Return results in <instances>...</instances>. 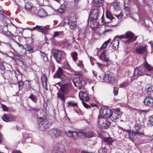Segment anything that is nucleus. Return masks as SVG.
Here are the masks:
<instances>
[{
	"label": "nucleus",
	"instance_id": "nucleus-18",
	"mask_svg": "<svg viewBox=\"0 0 153 153\" xmlns=\"http://www.w3.org/2000/svg\"><path fill=\"white\" fill-rule=\"evenodd\" d=\"M24 8L28 11H29L32 10H33L35 11L36 10V7L34 6L33 4L30 2L25 3L24 6Z\"/></svg>",
	"mask_w": 153,
	"mask_h": 153
},
{
	"label": "nucleus",
	"instance_id": "nucleus-7",
	"mask_svg": "<svg viewBox=\"0 0 153 153\" xmlns=\"http://www.w3.org/2000/svg\"><path fill=\"white\" fill-rule=\"evenodd\" d=\"M126 39L127 43H129L136 39L137 37L134 36V34L131 32H127L125 34Z\"/></svg>",
	"mask_w": 153,
	"mask_h": 153
},
{
	"label": "nucleus",
	"instance_id": "nucleus-6",
	"mask_svg": "<svg viewBox=\"0 0 153 153\" xmlns=\"http://www.w3.org/2000/svg\"><path fill=\"white\" fill-rule=\"evenodd\" d=\"M73 82L75 86L82 87L85 85V81L79 77H76L73 79Z\"/></svg>",
	"mask_w": 153,
	"mask_h": 153
},
{
	"label": "nucleus",
	"instance_id": "nucleus-41",
	"mask_svg": "<svg viewBox=\"0 0 153 153\" xmlns=\"http://www.w3.org/2000/svg\"><path fill=\"white\" fill-rule=\"evenodd\" d=\"M28 98L30 99L34 102H36L37 99L36 97L33 94H31Z\"/></svg>",
	"mask_w": 153,
	"mask_h": 153
},
{
	"label": "nucleus",
	"instance_id": "nucleus-8",
	"mask_svg": "<svg viewBox=\"0 0 153 153\" xmlns=\"http://www.w3.org/2000/svg\"><path fill=\"white\" fill-rule=\"evenodd\" d=\"M66 133L69 137L73 138L75 139H76L77 137H81V135L83 134V133L82 132H78L76 131H71L70 130H68V131L66 132Z\"/></svg>",
	"mask_w": 153,
	"mask_h": 153
},
{
	"label": "nucleus",
	"instance_id": "nucleus-10",
	"mask_svg": "<svg viewBox=\"0 0 153 153\" xmlns=\"http://www.w3.org/2000/svg\"><path fill=\"white\" fill-rule=\"evenodd\" d=\"M30 29L31 30H37L45 34L47 33L48 31V29L45 27L38 25H36L35 27H33Z\"/></svg>",
	"mask_w": 153,
	"mask_h": 153
},
{
	"label": "nucleus",
	"instance_id": "nucleus-29",
	"mask_svg": "<svg viewBox=\"0 0 153 153\" xmlns=\"http://www.w3.org/2000/svg\"><path fill=\"white\" fill-rule=\"evenodd\" d=\"M90 25L93 28H96L98 25V23L97 22V19H90Z\"/></svg>",
	"mask_w": 153,
	"mask_h": 153
},
{
	"label": "nucleus",
	"instance_id": "nucleus-54",
	"mask_svg": "<svg viewBox=\"0 0 153 153\" xmlns=\"http://www.w3.org/2000/svg\"><path fill=\"white\" fill-rule=\"evenodd\" d=\"M149 121L151 126H153V115L149 117Z\"/></svg>",
	"mask_w": 153,
	"mask_h": 153
},
{
	"label": "nucleus",
	"instance_id": "nucleus-37",
	"mask_svg": "<svg viewBox=\"0 0 153 153\" xmlns=\"http://www.w3.org/2000/svg\"><path fill=\"white\" fill-rule=\"evenodd\" d=\"M37 1H39L40 5L44 6L47 5L49 2L48 0H37Z\"/></svg>",
	"mask_w": 153,
	"mask_h": 153
},
{
	"label": "nucleus",
	"instance_id": "nucleus-61",
	"mask_svg": "<svg viewBox=\"0 0 153 153\" xmlns=\"http://www.w3.org/2000/svg\"><path fill=\"white\" fill-rule=\"evenodd\" d=\"M15 42L19 46V47H21L23 49V51H24L25 50V49L24 48L22 45L20 44L19 43L16 41H15Z\"/></svg>",
	"mask_w": 153,
	"mask_h": 153
},
{
	"label": "nucleus",
	"instance_id": "nucleus-11",
	"mask_svg": "<svg viewBox=\"0 0 153 153\" xmlns=\"http://www.w3.org/2000/svg\"><path fill=\"white\" fill-rule=\"evenodd\" d=\"M107 78L105 79L106 82L113 83L114 82L115 79L114 75L109 72H107Z\"/></svg>",
	"mask_w": 153,
	"mask_h": 153
},
{
	"label": "nucleus",
	"instance_id": "nucleus-40",
	"mask_svg": "<svg viewBox=\"0 0 153 153\" xmlns=\"http://www.w3.org/2000/svg\"><path fill=\"white\" fill-rule=\"evenodd\" d=\"M96 63L97 64V65L99 67L102 71H104V68L106 66L104 64L101 63L99 62H96Z\"/></svg>",
	"mask_w": 153,
	"mask_h": 153
},
{
	"label": "nucleus",
	"instance_id": "nucleus-5",
	"mask_svg": "<svg viewBox=\"0 0 153 153\" xmlns=\"http://www.w3.org/2000/svg\"><path fill=\"white\" fill-rule=\"evenodd\" d=\"M52 54L56 61L59 63L62 57V51L57 50L54 49L52 52Z\"/></svg>",
	"mask_w": 153,
	"mask_h": 153
},
{
	"label": "nucleus",
	"instance_id": "nucleus-3",
	"mask_svg": "<svg viewBox=\"0 0 153 153\" xmlns=\"http://www.w3.org/2000/svg\"><path fill=\"white\" fill-rule=\"evenodd\" d=\"M51 126V123L48 121L44 120L39 123V128L42 131H44L50 127Z\"/></svg>",
	"mask_w": 153,
	"mask_h": 153
},
{
	"label": "nucleus",
	"instance_id": "nucleus-4",
	"mask_svg": "<svg viewBox=\"0 0 153 153\" xmlns=\"http://www.w3.org/2000/svg\"><path fill=\"white\" fill-rule=\"evenodd\" d=\"M135 52L138 54H145L147 52V45L145 44L140 45L135 48Z\"/></svg>",
	"mask_w": 153,
	"mask_h": 153
},
{
	"label": "nucleus",
	"instance_id": "nucleus-14",
	"mask_svg": "<svg viewBox=\"0 0 153 153\" xmlns=\"http://www.w3.org/2000/svg\"><path fill=\"white\" fill-rule=\"evenodd\" d=\"M51 135L54 137H57L60 136L62 133L61 130L57 128L53 129L50 131Z\"/></svg>",
	"mask_w": 153,
	"mask_h": 153
},
{
	"label": "nucleus",
	"instance_id": "nucleus-22",
	"mask_svg": "<svg viewBox=\"0 0 153 153\" xmlns=\"http://www.w3.org/2000/svg\"><path fill=\"white\" fill-rule=\"evenodd\" d=\"M63 92L60 91H59L57 93V97L59 98L63 103L65 102L66 98Z\"/></svg>",
	"mask_w": 153,
	"mask_h": 153
},
{
	"label": "nucleus",
	"instance_id": "nucleus-23",
	"mask_svg": "<svg viewBox=\"0 0 153 153\" xmlns=\"http://www.w3.org/2000/svg\"><path fill=\"white\" fill-rule=\"evenodd\" d=\"M107 73L104 74L100 75L97 77V78L100 82H105V79L107 78Z\"/></svg>",
	"mask_w": 153,
	"mask_h": 153
},
{
	"label": "nucleus",
	"instance_id": "nucleus-35",
	"mask_svg": "<svg viewBox=\"0 0 153 153\" xmlns=\"http://www.w3.org/2000/svg\"><path fill=\"white\" fill-rule=\"evenodd\" d=\"M113 6L114 7V9L116 10H118V11L120 10V5L119 3L115 2L113 4Z\"/></svg>",
	"mask_w": 153,
	"mask_h": 153
},
{
	"label": "nucleus",
	"instance_id": "nucleus-31",
	"mask_svg": "<svg viewBox=\"0 0 153 153\" xmlns=\"http://www.w3.org/2000/svg\"><path fill=\"white\" fill-rule=\"evenodd\" d=\"M111 114L109 117L112 120L114 121L118 118L119 115L115 112L112 113L111 111Z\"/></svg>",
	"mask_w": 153,
	"mask_h": 153
},
{
	"label": "nucleus",
	"instance_id": "nucleus-39",
	"mask_svg": "<svg viewBox=\"0 0 153 153\" xmlns=\"http://www.w3.org/2000/svg\"><path fill=\"white\" fill-rule=\"evenodd\" d=\"M106 17L107 18L109 19L110 20H112L113 19V17L111 12L108 10H106Z\"/></svg>",
	"mask_w": 153,
	"mask_h": 153
},
{
	"label": "nucleus",
	"instance_id": "nucleus-45",
	"mask_svg": "<svg viewBox=\"0 0 153 153\" xmlns=\"http://www.w3.org/2000/svg\"><path fill=\"white\" fill-rule=\"evenodd\" d=\"M71 55L73 60L76 61L77 59V53L76 52H73L71 53Z\"/></svg>",
	"mask_w": 153,
	"mask_h": 153
},
{
	"label": "nucleus",
	"instance_id": "nucleus-50",
	"mask_svg": "<svg viewBox=\"0 0 153 153\" xmlns=\"http://www.w3.org/2000/svg\"><path fill=\"white\" fill-rule=\"evenodd\" d=\"M142 127V125L138 123H137L136 124V126H135V128L136 130H139Z\"/></svg>",
	"mask_w": 153,
	"mask_h": 153
},
{
	"label": "nucleus",
	"instance_id": "nucleus-17",
	"mask_svg": "<svg viewBox=\"0 0 153 153\" xmlns=\"http://www.w3.org/2000/svg\"><path fill=\"white\" fill-rule=\"evenodd\" d=\"M79 97L81 100L86 102L88 101L89 100V97L87 94L83 91H80L79 92Z\"/></svg>",
	"mask_w": 153,
	"mask_h": 153
},
{
	"label": "nucleus",
	"instance_id": "nucleus-15",
	"mask_svg": "<svg viewBox=\"0 0 153 153\" xmlns=\"http://www.w3.org/2000/svg\"><path fill=\"white\" fill-rule=\"evenodd\" d=\"M56 78H60L62 81H64L66 79V76L63 72L62 68H59L56 75Z\"/></svg>",
	"mask_w": 153,
	"mask_h": 153
},
{
	"label": "nucleus",
	"instance_id": "nucleus-63",
	"mask_svg": "<svg viewBox=\"0 0 153 153\" xmlns=\"http://www.w3.org/2000/svg\"><path fill=\"white\" fill-rule=\"evenodd\" d=\"M0 12L3 15L5 14L4 12V10L2 7L0 6Z\"/></svg>",
	"mask_w": 153,
	"mask_h": 153
},
{
	"label": "nucleus",
	"instance_id": "nucleus-60",
	"mask_svg": "<svg viewBox=\"0 0 153 153\" xmlns=\"http://www.w3.org/2000/svg\"><path fill=\"white\" fill-rule=\"evenodd\" d=\"M18 84L19 85V89H20V88L23 85V82L21 81H19L18 82Z\"/></svg>",
	"mask_w": 153,
	"mask_h": 153
},
{
	"label": "nucleus",
	"instance_id": "nucleus-28",
	"mask_svg": "<svg viewBox=\"0 0 153 153\" xmlns=\"http://www.w3.org/2000/svg\"><path fill=\"white\" fill-rule=\"evenodd\" d=\"M38 15L40 17H45L47 16V13L45 10L42 9L39 10Z\"/></svg>",
	"mask_w": 153,
	"mask_h": 153
},
{
	"label": "nucleus",
	"instance_id": "nucleus-43",
	"mask_svg": "<svg viewBox=\"0 0 153 153\" xmlns=\"http://www.w3.org/2000/svg\"><path fill=\"white\" fill-rule=\"evenodd\" d=\"M128 85V82L126 81L123 82L119 85V87L121 88H125Z\"/></svg>",
	"mask_w": 153,
	"mask_h": 153
},
{
	"label": "nucleus",
	"instance_id": "nucleus-20",
	"mask_svg": "<svg viewBox=\"0 0 153 153\" xmlns=\"http://www.w3.org/2000/svg\"><path fill=\"white\" fill-rule=\"evenodd\" d=\"M119 43V40L114 39L110 44V46L113 50H116L118 48Z\"/></svg>",
	"mask_w": 153,
	"mask_h": 153
},
{
	"label": "nucleus",
	"instance_id": "nucleus-46",
	"mask_svg": "<svg viewBox=\"0 0 153 153\" xmlns=\"http://www.w3.org/2000/svg\"><path fill=\"white\" fill-rule=\"evenodd\" d=\"M124 6L125 7H129L130 6V2L129 0H125L123 1Z\"/></svg>",
	"mask_w": 153,
	"mask_h": 153
},
{
	"label": "nucleus",
	"instance_id": "nucleus-36",
	"mask_svg": "<svg viewBox=\"0 0 153 153\" xmlns=\"http://www.w3.org/2000/svg\"><path fill=\"white\" fill-rule=\"evenodd\" d=\"M84 134L85 137H93L95 135L94 133L90 131L85 132ZM83 135V134L82 135Z\"/></svg>",
	"mask_w": 153,
	"mask_h": 153
},
{
	"label": "nucleus",
	"instance_id": "nucleus-57",
	"mask_svg": "<svg viewBox=\"0 0 153 153\" xmlns=\"http://www.w3.org/2000/svg\"><path fill=\"white\" fill-rule=\"evenodd\" d=\"M1 106L2 108V110L4 111H7L8 110L7 108V106L3 104H1Z\"/></svg>",
	"mask_w": 153,
	"mask_h": 153
},
{
	"label": "nucleus",
	"instance_id": "nucleus-47",
	"mask_svg": "<svg viewBox=\"0 0 153 153\" xmlns=\"http://www.w3.org/2000/svg\"><path fill=\"white\" fill-rule=\"evenodd\" d=\"M108 146H102L101 148L102 152V153H106L108 151Z\"/></svg>",
	"mask_w": 153,
	"mask_h": 153
},
{
	"label": "nucleus",
	"instance_id": "nucleus-58",
	"mask_svg": "<svg viewBox=\"0 0 153 153\" xmlns=\"http://www.w3.org/2000/svg\"><path fill=\"white\" fill-rule=\"evenodd\" d=\"M116 38H119L120 39H126L125 34L120 36H116Z\"/></svg>",
	"mask_w": 153,
	"mask_h": 153
},
{
	"label": "nucleus",
	"instance_id": "nucleus-26",
	"mask_svg": "<svg viewBox=\"0 0 153 153\" xmlns=\"http://www.w3.org/2000/svg\"><path fill=\"white\" fill-rule=\"evenodd\" d=\"M41 80L43 86L45 87H47V78L45 74H43L42 75L41 77Z\"/></svg>",
	"mask_w": 153,
	"mask_h": 153
},
{
	"label": "nucleus",
	"instance_id": "nucleus-38",
	"mask_svg": "<svg viewBox=\"0 0 153 153\" xmlns=\"http://www.w3.org/2000/svg\"><path fill=\"white\" fill-rule=\"evenodd\" d=\"M104 141L108 145L111 144L113 142L112 139L109 137L105 138L104 139Z\"/></svg>",
	"mask_w": 153,
	"mask_h": 153
},
{
	"label": "nucleus",
	"instance_id": "nucleus-25",
	"mask_svg": "<svg viewBox=\"0 0 153 153\" xmlns=\"http://www.w3.org/2000/svg\"><path fill=\"white\" fill-rule=\"evenodd\" d=\"M144 59L145 62L144 63V66L148 71H152L153 69V67L148 64L146 60V58H144Z\"/></svg>",
	"mask_w": 153,
	"mask_h": 153
},
{
	"label": "nucleus",
	"instance_id": "nucleus-27",
	"mask_svg": "<svg viewBox=\"0 0 153 153\" xmlns=\"http://www.w3.org/2000/svg\"><path fill=\"white\" fill-rule=\"evenodd\" d=\"M67 107H77V103L74 101H70L66 103Z\"/></svg>",
	"mask_w": 153,
	"mask_h": 153
},
{
	"label": "nucleus",
	"instance_id": "nucleus-48",
	"mask_svg": "<svg viewBox=\"0 0 153 153\" xmlns=\"http://www.w3.org/2000/svg\"><path fill=\"white\" fill-rule=\"evenodd\" d=\"M70 28L73 30L74 28L76 27V22H71L70 23V24H69Z\"/></svg>",
	"mask_w": 153,
	"mask_h": 153
},
{
	"label": "nucleus",
	"instance_id": "nucleus-64",
	"mask_svg": "<svg viewBox=\"0 0 153 153\" xmlns=\"http://www.w3.org/2000/svg\"><path fill=\"white\" fill-rule=\"evenodd\" d=\"M148 43L150 45L152 50L153 51V42L152 41H150L148 42Z\"/></svg>",
	"mask_w": 153,
	"mask_h": 153
},
{
	"label": "nucleus",
	"instance_id": "nucleus-53",
	"mask_svg": "<svg viewBox=\"0 0 153 153\" xmlns=\"http://www.w3.org/2000/svg\"><path fill=\"white\" fill-rule=\"evenodd\" d=\"M118 12L119 13L118 14H115L114 16L116 17L119 20H120L121 19L122 16L121 15V11H119Z\"/></svg>",
	"mask_w": 153,
	"mask_h": 153
},
{
	"label": "nucleus",
	"instance_id": "nucleus-13",
	"mask_svg": "<svg viewBox=\"0 0 153 153\" xmlns=\"http://www.w3.org/2000/svg\"><path fill=\"white\" fill-rule=\"evenodd\" d=\"M108 54L107 51H105L103 52L101 54L100 58L105 62L111 61L108 56Z\"/></svg>",
	"mask_w": 153,
	"mask_h": 153
},
{
	"label": "nucleus",
	"instance_id": "nucleus-62",
	"mask_svg": "<svg viewBox=\"0 0 153 153\" xmlns=\"http://www.w3.org/2000/svg\"><path fill=\"white\" fill-rule=\"evenodd\" d=\"M82 103L83 105V106L86 108H88L90 107V106L86 104L84 102H82Z\"/></svg>",
	"mask_w": 153,
	"mask_h": 153
},
{
	"label": "nucleus",
	"instance_id": "nucleus-55",
	"mask_svg": "<svg viewBox=\"0 0 153 153\" xmlns=\"http://www.w3.org/2000/svg\"><path fill=\"white\" fill-rule=\"evenodd\" d=\"M64 23L65 25H69L70 24V20L68 18H66L64 19Z\"/></svg>",
	"mask_w": 153,
	"mask_h": 153
},
{
	"label": "nucleus",
	"instance_id": "nucleus-49",
	"mask_svg": "<svg viewBox=\"0 0 153 153\" xmlns=\"http://www.w3.org/2000/svg\"><path fill=\"white\" fill-rule=\"evenodd\" d=\"M27 49L29 53H32L33 52V48L30 45H28L27 46Z\"/></svg>",
	"mask_w": 153,
	"mask_h": 153
},
{
	"label": "nucleus",
	"instance_id": "nucleus-24",
	"mask_svg": "<svg viewBox=\"0 0 153 153\" xmlns=\"http://www.w3.org/2000/svg\"><path fill=\"white\" fill-rule=\"evenodd\" d=\"M103 0H94V5L97 7H101L103 5Z\"/></svg>",
	"mask_w": 153,
	"mask_h": 153
},
{
	"label": "nucleus",
	"instance_id": "nucleus-44",
	"mask_svg": "<svg viewBox=\"0 0 153 153\" xmlns=\"http://www.w3.org/2000/svg\"><path fill=\"white\" fill-rule=\"evenodd\" d=\"M110 42V40H108L105 41L102 45L100 48L103 49V48H106V47L107 46V45Z\"/></svg>",
	"mask_w": 153,
	"mask_h": 153
},
{
	"label": "nucleus",
	"instance_id": "nucleus-30",
	"mask_svg": "<svg viewBox=\"0 0 153 153\" xmlns=\"http://www.w3.org/2000/svg\"><path fill=\"white\" fill-rule=\"evenodd\" d=\"M40 55L41 56V58L43 60V61L45 62L48 61V57L45 53L42 51H40Z\"/></svg>",
	"mask_w": 153,
	"mask_h": 153
},
{
	"label": "nucleus",
	"instance_id": "nucleus-32",
	"mask_svg": "<svg viewBox=\"0 0 153 153\" xmlns=\"http://www.w3.org/2000/svg\"><path fill=\"white\" fill-rule=\"evenodd\" d=\"M64 32L63 31H56L53 32V37L55 38L59 36H63L64 35Z\"/></svg>",
	"mask_w": 153,
	"mask_h": 153
},
{
	"label": "nucleus",
	"instance_id": "nucleus-1",
	"mask_svg": "<svg viewBox=\"0 0 153 153\" xmlns=\"http://www.w3.org/2000/svg\"><path fill=\"white\" fill-rule=\"evenodd\" d=\"M107 117L102 115H99L98 117V126L102 128H108L110 125V123L106 119Z\"/></svg>",
	"mask_w": 153,
	"mask_h": 153
},
{
	"label": "nucleus",
	"instance_id": "nucleus-16",
	"mask_svg": "<svg viewBox=\"0 0 153 153\" xmlns=\"http://www.w3.org/2000/svg\"><path fill=\"white\" fill-rule=\"evenodd\" d=\"M3 120L6 122L13 121L16 120V117L11 115L4 114L2 117Z\"/></svg>",
	"mask_w": 153,
	"mask_h": 153
},
{
	"label": "nucleus",
	"instance_id": "nucleus-2",
	"mask_svg": "<svg viewBox=\"0 0 153 153\" xmlns=\"http://www.w3.org/2000/svg\"><path fill=\"white\" fill-rule=\"evenodd\" d=\"M111 109L105 106H103L100 110V115H102L106 117H109L111 114Z\"/></svg>",
	"mask_w": 153,
	"mask_h": 153
},
{
	"label": "nucleus",
	"instance_id": "nucleus-12",
	"mask_svg": "<svg viewBox=\"0 0 153 153\" xmlns=\"http://www.w3.org/2000/svg\"><path fill=\"white\" fill-rule=\"evenodd\" d=\"M145 105L147 107H151L153 106V99L151 97H147L144 100Z\"/></svg>",
	"mask_w": 153,
	"mask_h": 153
},
{
	"label": "nucleus",
	"instance_id": "nucleus-19",
	"mask_svg": "<svg viewBox=\"0 0 153 153\" xmlns=\"http://www.w3.org/2000/svg\"><path fill=\"white\" fill-rule=\"evenodd\" d=\"M99 11L97 9H94L91 12L90 15V19H97L98 16Z\"/></svg>",
	"mask_w": 153,
	"mask_h": 153
},
{
	"label": "nucleus",
	"instance_id": "nucleus-9",
	"mask_svg": "<svg viewBox=\"0 0 153 153\" xmlns=\"http://www.w3.org/2000/svg\"><path fill=\"white\" fill-rule=\"evenodd\" d=\"M71 89V85L69 83L65 84L60 87V91L66 94H68Z\"/></svg>",
	"mask_w": 153,
	"mask_h": 153
},
{
	"label": "nucleus",
	"instance_id": "nucleus-51",
	"mask_svg": "<svg viewBox=\"0 0 153 153\" xmlns=\"http://www.w3.org/2000/svg\"><path fill=\"white\" fill-rule=\"evenodd\" d=\"M147 93L150 95H151L153 93V90L152 87H149L148 88L147 90Z\"/></svg>",
	"mask_w": 153,
	"mask_h": 153
},
{
	"label": "nucleus",
	"instance_id": "nucleus-56",
	"mask_svg": "<svg viewBox=\"0 0 153 153\" xmlns=\"http://www.w3.org/2000/svg\"><path fill=\"white\" fill-rule=\"evenodd\" d=\"M118 88L117 87H114V88L113 92L114 95H117L118 94Z\"/></svg>",
	"mask_w": 153,
	"mask_h": 153
},
{
	"label": "nucleus",
	"instance_id": "nucleus-42",
	"mask_svg": "<svg viewBox=\"0 0 153 153\" xmlns=\"http://www.w3.org/2000/svg\"><path fill=\"white\" fill-rule=\"evenodd\" d=\"M65 7L64 5H61L60 7L58 9V12L61 13H63L65 11Z\"/></svg>",
	"mask_w": 153,
	"mask_h": 153
},
{
	"label": "nucleus",
	"instance_id": "nucleus-34",
	"mask_svg": "<svg viewBox=\"0 0 153 153\" xmlns=\"http://www.w3.org/2000/svg\"><path fill=\"white\" fill-rule=\"evenodd\" d=\"M62 68L64 69L70 70L71 67L67 61H65L62 65Z\"/></svg>",
	"mask_w": 153,
	"mask_h": 153
},
{
	"label": "nucleus",
	"instance_id": "nucleus-59",
	"mask_svg": "<svg viewBox=\"0 0 153 153\" xmlns=\"http://www.w3.org/2000/svg\"><path fill=\"white\" fill-rule=\"evenodd\" d=\"M75 74L76 76H81L82 75V73L81 71H75Z\"/></svg>",
	"mask_w": 153,
	"mask_h": 153
},
{
	"label": "nucleus",
	"instance_id": "nucleus-52",
	"mask_svg": "<svg viewBox=\"0 0 153 153\" xmlns=\"http://www.w3.org/2000/svg\"><path fill=\"white\" fill-rule=\"evenodd\" d=\"M125 8L126 15L127 16H129L130 14V9L129 7Z\"/></svg>",
	"mask_w": 153,
	"mask_h": 153
},
{
	"label": "nucleus",
	"instance_id": "nucleus-21",
	"mask_svg": "<svg viewBox=\"0 0 153 153\" xmlns=\"http://www.w3.org/2000/svg\"><path fill=\"white\" fill-rule=\"evenodd\" d=\"M142 68L140 67H137L134 69V73L133 76H135L136 75L139 76H142L144 74L143 71L142 70Z\"/></svg>",
	"mask_w": 153,
	"mask_h": 153
},
{
	"label": "nucleus",
	"instance_id": "nucleus-33",
	"mask_svg": "<svg viewBox=\"0 0 153 153\" xmlns=\"http://www.w3.org/2000/svg\"><path fill=\"white\" fill-rule=\"evenodd\" d=\"M58 149L62 153H65V147L63 144H60L58 147Z\"/></svg>",
	"mask_w": 153,
	"mask_h": 153
}]
</instances>
